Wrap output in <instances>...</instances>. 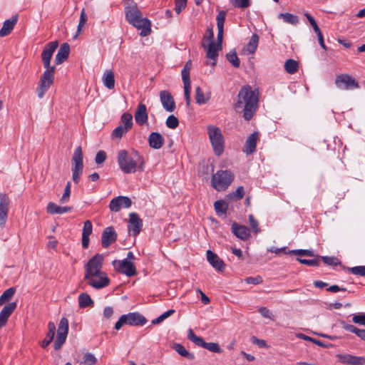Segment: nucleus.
Returning <instances> with one entry per match:
<instances>
[{"instance_id":"32","label":"nucleus","mask_w":365,"mask_h":365,"mask_svg":"<svg viewBox=\"0 0 365 365\" xmlns=\"http://www.w3.org/2000/svg\"><path fill=\"white\" fill-rule=\"evenodd\" d=\"M56 333V325L53 322H50L48 324V333L46 338L41 341V346L42 348H46L49 344L53 340Z\"/></svg>"},{"instance_id":"47","label":"nucleus","mask_w":365,"mask_h":365,"mask_svg":"<svg viewBox=\"0 0 365 365\" xmlns=\"http://www.w3.org/2000/svg\"><path fill=\"white\" fill-rule=\"evenodd\" d=\"M297 260L301 264L312 267H318L320 264L319 256H317V258L312 259L297 258Z\"/></svg>"},{"instance_id":"50","label":"nucleus","mask_w":365,"mask_h":365,"mask_svg":"<svg viewBox=\"0 0 365 365\" xmlns=\"http://www.w3.org/2000/svg\"><path fill=\"white\" fill-rule=\"evenodd\" d=\"M191 67H192V62H191V61H188L185 63L183 69L181 71L182 81H190V71L191 69Z\"/></svg>"},{"instance_id":"34","label":"nucleus","mask_w":365,"mask_h":365,"mask_svg":"<svg viewBox=\"0 0 365 365\" xmlns=\"http://www.w3.org/2000/svg\"><path fill=\"white\" fill-rule=\"evenodd\" d=\"M103 82L104 86L108 89H113L115 87V76L111 70H106L103 76Z\"/></svg>"},{"instance_id":"15","label":"nucleus","mask_w":365,"mask_h":365,"mask_svg":"<svg viewBox=\"0 0 365 365\" xmlns=\"http://www.w3.org/2000/svg\"><path fill=\"white\" fill-rule=\"evenodd\" d=\"M336 86L338 88L349 90L359 88L358 82L348 74H341L336 77Z\"/></svg>"},{"instance_id":"16","label":"nucleus","mask_w":365,"mask_h":365,"mask_svg":"<svg viewBox=\"0 0 365 365\" xmlns=\"http://www.w3.org/2000/svg\"><path fill=\"white\" fill-rule=\"evenodd\" d=\"M58 41H51L48 43L43 48L41 53V58L43 63L44 68L52 67L50 65L51 59L52 58L53 52L58 48Z\"/></svg>"},{"instance_id":"54","label":"nucleus","mask_w":365,"mask_h":365,"mask_svg":"<svg viewBox=\"0 0 365 365\" xmlns=\"http://www.w3.org/2000/svg\"><path fill=\"white\" fill-rule=\"evenodd\" d=\"M179 125L178 119L173 115H170L168 117L166 120V125L169 128L175 129Z\"/></svg>"},{"instance_id":"2","label":"nucleus","mask_w":365,"mask_h":365,"mask_svg":"<svg viewBox=\"0 0 365 365\" xmlns=\"http://www.w3.org/2000/svg\"><path fill=\"white\" fill-rule=\"evenodd\" d=\"M125 7V19L134 27L141 30L140 35L141 36H147L151 32V23L147 19L143 17L142 13L138 9L136 4L130 3V1H126Z\"/></svg>"},{"instance_id":"40","label":"nucleus","mask_w":365,"mask_h":365,"mask_svg":"<svg viewBox=\"0 0 365 365\" xmlns=\"http://www.w3.org/2000/svg\"><path fill=\"white\" fill-rule=\"evenodd\" d=\"M258 35L256 34H252L249 43L247 45V50L250 53H253L256 51L258 46Z\"/></svg>"},{"instance_id":"45","label":"nucleus","mask_w":365,"mask_h":365,"mask_svg":"<svg viewBox=\"0 0 365 365\" xmlns=\"http://www.w3.org/2000/svg\"><path fill=\"white\" fill-rule=\"evenodd\" d=\"M184 84V95L186 101V106L189 107L190 106L191 99H190V89H191V83L190 81H183Z\"/></svg>"},{"instance_id":"26","label":"nucleus","mask_w":365,"mask_h":365,"mask_svg":"<svg viewBox=\"0 0 365 365\" xmlns=\"http://www.w3.org/2000/svg\"><path fill=\"white\" fill-rule=\"evenodd\" d=\"M148 115L147 113L146 106L143 103L138 104L137 107V110L135 113V122L140 125H143L148 122Z\"/></svg>"},{"instance_id":"19","label":"nucleus","mask_w":365,"mask_h":365,"mask_svg":"<svg viewBox=\"0 0 365 365\" xmlns=\"http://www.w3.org/2000/svg\"><path fill=\"white\" fill-rule=\"evenodd\" d=\"M339 362L345 365H365V357L357 356L349 354L336 355Z\"/></svg>"},{"instance_id":"23","label":"nucleus","mask_w":365,"mask_h":365,"mask_svg":"<svg viewBox=\"0 0 365 365\" xmlns=\"http://www.w3.org/2000/svg\"><path fill=\"white\" fill-rule=\"evenodd\" d=\"M259 132L252 133L246 140L243 151L247 154H252L256 150L257 142L259 140Z\"/></svg>"},{"instance_id":"14","label":"nucleus","mask_w":365,"mask_h":365,"mask_svg":"<svg viewBox=\"0 0 365 365\" xmlns=\"http://www.w3.org/2000/svg\"><path fill=\"white\" fill-rule=\"evenodd\" d=\"M89 286L96 289H101L110 284V279L106 272L101 273L97 276H92L88 278H84Z\"/></svg>"},{"instance_id":"52","label":"nucleus","mask_w":365,"mask_h":365,"mask_svg":"<svg viewBox=\"0 0 365 365\" xmlns=\"http://www.w3.org/2000/svg\"><path fill=\"white\" fill-rule=\"evenodd\" d=\"M130 130L127 129L122 125L116 127L112 132V135L113 138H121L122 136L128 132Z\"/></svg>"},{"instance_id":"39","label":"nucleus","mask_w":365,"mask_h":365,"mask_svg":"<svg viewBox=\"0 0 365 365\" xmlns=\"http://www.w3.org/2000/svg\"><path fill=\"white\" fill-rule=\"evenodd\" d=\"M16 292L15 287H10L5 290L0 297V306L4 303L9 302Z\"/></svg>"},{"instance_id":"57","label":"nucleus","mask_w":365,"mask_h":365,"mask_svg":"<svg viewBox=\"0 0 365 365\" xmlns=\"http://www.w3.org/2000/svg\"><path fill=\"white\" fill-rule=\"evenodd\" d=\"M93 231L92 223L90 220H86L84 222L82 235L83 236H90Z\"/></svg>"},{"instance_id":"18","label":"nucleus","mask_w":365,"mask_h":365,"mask_svg":"<svg viewBox=\"0 0 365 365\" xmlns=\"http://www.w3.org/2000/svg\"><path fill=\"white\" fill-rule=\"evenodd\" d=\"M143 227V220L140 218L139 215L135 212H131L129 215V222L128 228L131 235L133 236L138 235Z\"/></svg>"},{"instance_id":"61","label":"nucleus","mask_w":365,"mask_h":365,"mask_svg":"<svg viewBox=\"0 0 365 365\" xmlns=\"http://www.w3.org/2000/svg\"><path fill=\"white\" fill-rule=\"evenodd\" d=\"M187 0H175V10L177 14H180L186 6Z\"/></svg>"},{"instance_id":"28","label":"nucleus","mask_w":365,"mask_h":365,"mask_svg":"<svg viewBox=\"0 0 365 365\" xmlns=\"http://www.w3.org/2000/svg\"><path fill=\"white\" fill-rule=\"evenodd\" d=\"M148 140L150 148L158 150L162 148L165 140L160 133L153 132L149 135Z\"/></svg>"},{"instance_id":"37","label":"nucleus","mask_w":365,"mask_h":365,"mask_svg":"<svg viewBox=\"0 0 365 365\" xmlns=\"http://www.w3.org/2000/svg\"><path fill=\"white\" fill-rule=\"evenodd\" d=\"M278 18L282 19L284 22L292 25H296L299 22L298 16L289 13H280Z\"/></svg>"},{"instance_id":"44","label":"nucleus","mask_w":365,"mask_h":365,"mask_svg":"<svg viewBox=\"0 0 365 365\" xmlns=\"http://www.w3.org/2000/svg\"><path fill=\"white\" fill-rule=\"evenodd\" d=\"M97 362L96 356L91 354L86 353L83 356V360L81 361V365H95Z\"/></svg>"},{"instance_id":"9","label":"nucleus","mask_w":365,"mask_h":365,"mask_svg":"<svg viewBox=\"0 0 365 365\" xmlns=\"http://www.w3.org/2000/svg\"><path fill=\"white\" fill-rule=\"evenodd\" d=\"M147 319L138 312H131L122 315L115 324V329L119 330L124 324L130 326H143Z\"/></svg>"},{"instance_id":"29","label":"nucleus","mask_w":365,"mask_h":365,"mask_svg":"<svg viewBox=\"0 0 365 365\" xmlns=\"http://www.w3.org/2000/svg\"><path fill=\"white\" fill-rule=\"evenodd\" d=\"M70 53V46L67 43H63L59 48L55 58L56 64H61L64 62L68 57Z\"/></svg>"},{"instance_id":"12","label":"nucleus","mask_w":365,"mask_h":365,"mask_svg":"<svg viewBox=\"0 0 365 365\" xmlns=\"http://www.w3.org/2000/svg\"><path fill=\"white\" fill-rule=\"evenodd\" d=\"M112 264L117 272L123 274L127 277H133L137 274L134 264L127 260V259L123 260L115 259Z\"/></svg>"},{"instance_id":"22","label":"nucleus","mask_w":365,"mask_h":365,"mask_svg":"<svg viewBox=\"0 0 365 365\" xmlns=\"http://www.w3.org/2000/svg\"><path fill=\"white\" fill-rule=\"evenodd\" d=\"M160 98L163 107L168 112H173L175 109V102L170 94L168 91H162L160 93Z\"/></svg>"},{"instance_id":"17","label":"nucleus","mask_w":365,"mask_h":365,"mask_svg":"<svg viewBox=\"0 0 365 365\" xmlns=\"http://www.w3.org/2000/svg\"><path fill=\"white\" fill-rule=\"evenodd\" d=\"M10 199L6 194H0V227L6 225L9 209Z\"/></svg>"},{"instance_id":"10","label":"nucleus","mask_w":365,"mask_h":365,"mask_svg":"<svg viewBox=\"0 0 365 365\" xmlns=\"http://www.w3.org/2000/svg\"><path fill=\"white\" fill-rule=\"evenodd\" d=\"M103 262V255L96 254L91 257L85 265L84 278L97 276L101 273H103L104 272L102 271Z\"/></svg>"},{"instance_id":"6","label":"nucleus","mask_w":365,"mask_h":365,"mask_svg":"<svg viewBox=\"0 0 365 365\" xmlns=\"http://www.w3.org/2000/svg\"><path fill=\"white\" fill-rule=\"evenodd\" d=\"M207 129L213 151L216 155L219 156L223 153L225 148L224 137L221 130L218 127L212 125H208Z\"/></svg>"},{"instance_id":"33","label":"nucleus","mask_w":365,"mask_h":365,"mask_svg":"<svg viewBox=\"0 0 365 365\" xmlns=\"http://www.w3.org/2000/svg\"><path fill=\"white\" fill-rule=\"evenodd\" d=\"M72 209L71 207H61L57 205L56 203L50 202L47 205L46 211L51 215L53 214H63L69 212Z\"/></svg>"},{"instance_id":"24","label":"nucleus","mask_w":365,"mask_h":365,"mask_svg":"<svg viewBox=\"0 0 365 365\" xmlns=\"http://www.w3.org/2000/svg\"><path fill=\"white\" fill-rule=\"evenodd\" d=\"M232 233L242 240H247L250 237L249 229L244 225H240L237 222H233L231 227Z\"/></svg>"},{"instance_id":"49","label":"nucleus","mask_w":365,"mask_h":365,"mask_svg":"<svg viewBox=\"0 0 365 365\" xmlns=\"http://www.w3.org/2000/svg\"><path fill=\"white\" fill-rule=\"evenodd\" d=\"M86 21H87V15L86 14L85 9H83L81 12V15H80L79 23H78V28H77V33H76V36H74V38H76L81 32L82 27L84 26Z\"/></svg>"},{"instance_id":"56","label":"nucleus","mask_w":365,"mask_h":365,"mask_svg":"<svg viewBox=\"0 0 365 365\" xmlns=\"http://www.w3.org/2000/svg\"><path fill=\"white\" fill-rule=\"evenodd\" d=\"M322 259V260L327 265H334L336 266L337 264H340V261L334 257H319V259Z\"/></svg>"},{"instance_id":"63","label":"nucleus","mask_w":365,"mask_h":365,"mask_svg":"<svg viewBox=\"0 0 365 365\" xmlns=\"http://www.w3.org/2000/svg\"><path fill=\"white\" fill-rule=\"evenodd\" d=\"M245 281L247 284H259L262 282V279L261 277L257 276L256 277H247Z\"/></svg>"},{"instance_id":"36","label":"nucleus","mask_w":365,"mask_h":365,"mask_svg":"<svg viewBox=\"0 0 365 365\" xmlns=\"http://www.w3.org/2000/svg\"><path fill=\"white\" fill-rule=\"evenodd\" d=\"M94 304L90 295L87 293H81L78 297V305L81 308L92 306Z\"/></svg>"},{"instance_id":"30","label":"nucleus","mask_w":365,"mask_h":365,"mask_svg":"<svg viewBox=\"0 0 365 365\" xmlns=\"http://www.w3.org/2000/svg\"><path fill=\"white\" fill-rule=\"evenodd\" d=\"M18 21V15H14L11 19L6 20L0 30V36L4 37L9 35L13 30Z\"/></svg>"},{"instance_id":"8","label":"nucleus","mask_w":365,"mask_h":365,"mask_svg":"<svg viewBox=\"0 0 365 365\" xmlns=\"http://www.w3.org/2000/svg\"><path fill=\"white\" fill-rule=\"evenodd\" d=\"M46 71L41 75L37 87V95L39 98H42L45 93L48 90L54 81L55 66L45 68Z\"/></svg>"},{"instance_id":"53","label":"nucleus","mask_w":365,"mask_h":365,"mask_svg":"<svg viewBox=\"0 0 365 365\" xmlns=\"http://www.w3.org/2000/svg\"><path fill=\"white\" fill-rule=\"evenodd\" d=\"M288 253L289 255H297L299 256H314L313 251L310 250H294L289 251Z\"/></svg>"},{"instance_id":"59","label":"nucleus","mask_w":365,"mask_h":365,"mask_svg":"<svg viewBox=\"0 0 365 365\" xmlns=\"http://www.w3.org/2000/svg\"><path fill=\"white\" fill-rule=\"evenodd\" d=\"M235 7L245 9L250 5V0H231Z\"/></svg>"},{"instance_id":"58","label":"nucleus","mask_w":365,"mask_h":365,"mask_svg":"<svg viewBox=\"0 0 365 365\" xmlns=\"http://www.w3.org/2000/svg\"><path fill=\"white\" fill-rule=\"evenodd\" d=\"M250 225L255 233L259 232L260 230L259 227L258 221L255 218L253 215H250L248 217Z\"/></svg>"},{"instance_id":"46","label":"nucleus","mask_w":365,"mask_h":365,"mask_svg":"<svg viewBox=\"0 0 365 365\" xmlns=\"http://www.w3.org/2000/svg\"><path fill=\"white\" fill-rule=\"evenodd\" d=\"M244 195H245L244 187L242 186H239L235 192L230 193L227 195V197L230 200H237L242 199Z\"/></svg>"},{"instance_id":"25","label":"nucleus","mask_w":365,"mask_h":365,"mask_svg":"<svg viewBox=\"0 0 365 365\" xmlns=\"http://www.w3.org/2000/svg\"><path fill=\"white\" fill-rule=\"evenodd\" d=\"M207 259L208 262L217 270L222 271L225 268V263L215 253L211 250L206 252Z\"/></svg>"},{"instance_id":"5","label":"nucleus","mask_w":365,"mask_h":365,"mask_svg":"<svg viewBox=\"0 0 365 365\" xmlns=\"http://www.w3.org/2000/svg\"><path fill=\"white\" fill-rule=\"evenodd\" d=\"M234 177L230 170H218L212 176L211 185L217 191L225 190L232 183Z\"/></svg>"},{"instance_id":"1","label":"nucleus","mask_w":365,"mask_h":365,"mask_svg":"<svg viewBox=\"0 0 365 365\" xmlns=\"http://www.w3.org/2000/svg\"><path fill=\"white\" fill-rule=\"evenodd\" d=\"M258 93L253 91L250 86H243L238 95L237 101L234 105V109L237 113H243L245 120H250L258 108Z\"/></svg>"},{"instance_id":"7","label":"nucleus","mask_w":365,"mask_h":365,"mask_svg":"<svg viewBox=\"0 0 365 365\" xmlns=\"http://www.w3.org/2000/svg\"><path fill=\"white\" fill-rule=\"evenodd\" d=\"M83 151L81 146H78L73 154L71 159V171L72 180L78 184L80 181L81 175L83 173Z\"/></svg>"},{"instance_id":"13","label":"nucleus","mask_w":365,"mask_h":365,"mask_svg":"<svg viewBox=\"0 0 365 365\" xmlns=\"http://www.w3.org/2000/svg\"><path fill=\"white\" fill-rule=\"evenodd\" d=\"M68 332V321L66 318L63 317L59 322L57 336L54 342V349H59L66 341Z\"/></svg>"},{"instance_id":"4","label":"nucleus","mask_w":365,"mask_h":365,"mask_svg":"<svg viewBox=\"0 0 365 365\" xmlns=\"http://www.w3.org/2000/svg\"><path fill=\"white\" fill-rule=\"evenodd\" d=\"M226 12L220 11L216 17L217 26V42H210L207 46L206 56L214 61L212 65H215L217 58L218 56V51L222 49V43L223 40L224 24L225 21Z\"/></svg>"},{"instance_id":"38","label":"nucleus","mask_w":365,"mask_h":365,"mask_svg":"<svg viewBox=\"0 0 365 365\" xmlns=\"http://www.w3.org/2000/svg\"><path fill=\"white\" fill-rule=\"evenodd\" d=\"M299 68L297 61L293 59H288L284 63V69L289 74L295 73Z\"/></svg>"},{"instance_id":"64","label":"nucleus","mask_w":365,"mask_h":365,"mask_svg":"<svg viewBox=\"0 0 365 365\" xmlns=\"http://www.w3.org/2000/svg\"><path fill=\"white\" fill-rule=\"evenodd\" d=\"M251 341L253 344H257L259 347H266L267 346V343L264 340L259 339L257 338L256 336H252L251 338Z\"/></svg>"},{"instance_id":"21","label":"nucleus","mask_w":365,"mask_h":365,"mask_svg":"<svg viewBox=\"0 0 365 365\" xmlns=\"http://www.w3.org/2000/svg\"><path fill=\"white\" fill-rule=\"evenodd\" d=\"M117 240V233L113 227H108L104 229L101 236V245L104 248H108Z\"/></svg>"},{"instance_id":"60","label":"nucleus","mask_w":365,"mask_h":365,"mask_svg":"<svg viewBox=\"0 0 365 365\" xmlns=\"http://www.w3.org/2000/svg\"><path fill=\"white\" fill-rule=\"evenodd\" d=\"M351 273L355 275L365 277V266H356L350 269Z\"/></svg>"},{"instance_id":"3","label":"nucleus","mask_w":365,"mask_h":365,"mask_svg":"<svg viewBox=\"0 0 365 365\" xmlns=\"http://www.w3.org/2000/svg\"><path fill=\"white\" fill-rule=\"evenodd\" d=\"M117 160L124 173H134L137 168L140 171L144 169V160L136 151L129 154L128 151L120 150L118 153Z\"/></svg>"},{"instance_id":"62","label":"nucleus","mask_w":365,"mask_h":365,"mask_svg":"<svg viewBox=\"0 0 365 365\" xmlns=\"http://www.w3.org/2000/svg\"><path fill=\"white\" fill-rule=\"evenodd\" d=\"M106 159V154L104 151L100 150L97 153L95 161L97 164H101L103 163Z\"/></svg>"},{"instance_id":"11","label":"nucleus","mask_w":365,"mask_h":365,"mask_svg":"<svg viewBox=\"0 0 365 365\" xmlns=\"http://www.w3.org/2000/svg\"><path fill=\"white\" fill-rule=\"evenodd\" d=\"M187 338L197 346L206 349L212 352L220 354L222 352V349L217 343L215 342H205L202 337L197 336L195 334L192 329L187 331Z\"/></svg>"},{"instance_id":"20","label":"nucleus","mask_w":365,"mask_h":365,"mask_svg":"<svg viewBox=\"0 0 365 365\" xmlns=\"http://www.w3.org/2000/svg\"><path fill=\"white\" fill-rule=\"evenodd\" d=\"M131 205V200L128 197L118 196L110 202L109 208L111 211L117 212L120 210L121 206L128 208Z\"/></svg>"},{"instance_id":"41","label":"nucleus","mask_w":365,"mask_h":365,"mask_svg":"<svg viewBox=\"0 0 365 365\" xmlns=\"http://www.w3.org/2000/svg\"><path fill=\"white\" fill-rule=\"evenodd\" d=\"M195 96L196 103L199 105L206 103L210 98V97L205 96L204 93L200 86H197L195 88Z\"/></svg>"},{"instance_id":"42","label":"nucleus","mask_w":365,"mask_h":365,"mask_svg":"<svg viewBox=\"0 0 365 365\" xmlns=\"http://www.w3.org/2000/svg\"><path fill=\"white\" fill-rule=\"evenodd\" d=\"M123 126L130 130L133 126V116L130 113H125L121 115L120 118Z\"/></svg>"},{"instance_id":"27","label":"nucleus","mask_w":365,"mask_h":365,"mask_svg":"<svg viewBox=\"0 0 365 365\" xmlns=\"http://www.w3.org/2000/svg\"><path fill=\"white\" fill-rule=\"evenodd\" d=\"M16 302H11L1 309L0 312V325L4 326L8 321L9 317L11 316L12 312L16 308Z\"/></svg>"},{"instance_id":"51","label":"nucleus","mask_w":365,"mask_h":365,"mask_svg":"<svg viewBox=\"0 0 365 365\" xmlns=\"http://www.w3.org/2000/svg\"><path fill=\"white\" fill-rule=\"evenodd\" d=\"M71 182L70 181L67 182L66 187L64 189L63 194L60 199L61 203H66L69 201L70 195H71Z\"/></svg>"},{"instance_id":"35","label":"nucleus","mask_w":365,"mask_h":365,"mask_svg":"<svg viewBox=\"0 0 365 365\" xmlns=\"http://www.w3.org/2000/svg\"><path fill=\"white\" fill-rule=\"evenodd\" d=\"M174 350L178 352L180 356L189 359L193 360L195 359V355L192 353H190L186 350L184 346L180 344H173Z\"/></svg>"},{"instance_id":"43","label":"nucleus","mask_w":365,"mask_h":365,"mask_svg":"<svg viewBox=\"0 0 365 365\" xmlns=\"http://www.w3.org/2000/svg\"><path fill=\"white\" fill-rule=\"evenodd\" d=\"M226 58L235 68L240 66V61L235 51H231L227 53Z\"/></svg>"},{"instance_id":"31","label":"nucleus","mask_w":365,"mask_h":365,"mask_svg":"<svg viewBox=\"0 0 365 365\" xmlns=\"http://www.w3.org/2000/svg\"><path fill=\"white\" fill-rule=\"evenodd\" d=\"M339 323L344 330L355 334L360 339L365 341V329H359L352 324H349L344 320H340Z\"/></svg>"},{"instance_id":"55","label":"nucleus","mask_w":365,"mask_h":365,"mask_svg":"<svg viewBox=\"0 0 365 365\" xmlns=\"http://www.w3.org/2000/svg\"><path fill=\"white\" fill-rule=\"evenodd\" d=\"M352 322L356 324L365 327V313L354 314Z\"/></svg>"},{"instance_id":"48","label":"nucleus","mask_w":365,"mask_h":365,"mask_svg":"<svg viewBox=\"0 0 365 365\" xmlns=\"http://www.w3.org/2000/svg\"><path fill=\"white\" fill-rule=\"evenodd\" d=\"M214 207L217 213H226L227 210V204L221 200L215 202Z\"/></svg>"}]
</instances>
